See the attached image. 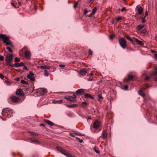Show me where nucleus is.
I'll return each instance as SVG.
<instances>
[{
    "label": "nucleus",
    "instance_id": "nucleus-12",
    "mask_svg": "<svg viewBox=\"0 0 157 157\" xmlns=\"http://www.w3.org/2000/svg\"><path fill=\"white\" fill-rule=\"evenodd\" d=\"M153 77L155 80L157 82V71H155L151 73L150 77Z\"/></svg>",
    "mask_w": 157,
    "mask_h": 157
},
{
    "label": "nucleus",
    "instance_id": "nucleus-53",
    "mask_svg": "<svg viewBox=\"0 0 157 157\" xmlns=\"http://www.w3.org/2000/svg\"><path fill=\"white\" fill-rule=\"evenodd\" d=\"M82 104H85L86 105H88L89 104L88 103H87L86 102V101H84V102H83L82 103Z\"/></svg>",
    "mask_w": 157,
    "mask_h": 157
},
{
    "label": "nucleus",
    "instance_id": "nucleus-1",
    "mask_svg": "<svg viewBox=\"0 0 157 157\" xmlns=\"http://www.w3.org/2000/svg\"><path fill=\"white\" fill-rule=\"evenodd\" d=\"M0 38L3 40V42L6 45H10L13 47V46L9 39V37L7 36L6 35L0 34Z\"/></svg>",
    "mask_w": 157,
    "mask_h": 157
},
{
    "label": "nucleus",
    "instance_id": "nucleus-27",
    "mask_svg": "<svg viewBox=\"0 0 157 157\" xmlns=\"http://www.w3.org/2000/svg\"><path fill=\"white\" fill-rule=\"evenodd\" d=\"M144 27V25H140L136 27V29L138 30H139L142 29Z\"/></svg>",
    "mask_w": 157,
    "mask_h": 157
},
{
    "label": "nucleus",
    "instance_id": "nucleus-46",
    "mask_svg": "<svg viewBox=\"0 0 157 157\" xmlns=\"http://www.w3.org/2000/svg\"><path fill=\"white\" fill-rule=\"evenodd\" d=\"M5 82L8 85H10L11 84L10 82H9V81H7L6 80V81H5Z\"/></svg>",
    "mask_w": 157,
    "mask_h": 157
},
{
    "label": "nucleus",
    "instance_id": "nucleus-6",
    "mask_svg": "<svg viewBox=\"0 0 157 157\" xmlns=\"http://www.w3.org/2000/svg\"><path fill=\"white\" fill-rule=\"evenodd\" d=\"M101 125V122L98 120H96L93 124V127L95 129L99 128Z\"/></svg>",
    "mask_w": 157,
    "mask_h": 157
},
{
    "label": "nucleus",
    "instance_id": "nucleus-37",
    "mask_svg": "<svg viewBox=\"0 0 157 157\" xmlns=\"http://www.w3.org/2000/svg\"><path fill=\"white\" fill-rule=\"evenodd\" d=\"M147 31L146 29H144L141 31V33L144 34L145 33H146Z\"/></svg>",
    "mask_w": 157,
    "mask_h": 157
},
{
    "label": "nucleus",
    "instance_id": "nucleus-33",
    "mask_svg": "<svg viewBox=\"0 0 157 157\" xmlns=\"http://www.w3.org/2000/svg\"><path fill=\"white\" fill-rule=\"evenodd\" d=\"M94 151L97 153L98 154H99L100 152L97 149V148L96 147H94Z\"/></svg>",
    "mask_w": 157,
    "mask_h": 157
},
{
    "label": "nucleus",
    "instance_id": "nucleus-36",
    "mask_svg": "<svg viewBox=\"0 0 157 157\" xmlns=\"http://www.w3.org/2000/svg\"><path fill=\"white\" fill-rule=\"evenodd\" d=\"M20 59L18 58L17 57L15 58L14 59V61L15 62H17L20 61Z\"/></svg>",
    "mask_w": 157,
    "mask_h": 157
},
{
    "label": "nucleus",
    "instance_id": "nucleus-24",
    "mask_svg": "<svg viewBox=\"0 0 157 157\" xmlns=\"http://www.w3.org/2000/svg\"><path fill=\"white\" fill-rule=\"evenodd\" d=\"M30 140L32 143L37 144H38L39 143V141L35 139L31 138L30 139Z\"/></svg>",
    "mask_w": 157,
    "mask_h": 157
},
{
    "label": "nucleus",
    "instance_id": "nucleus-28",
    "mask_svg": "<svg viewBox=\"0 0 157 157\" xmlns=\"http://www.w3.org/2000/svg\"><path fill=\"white\" fill-rule=\"evenodd\" d=\"M124 37L127 38L129 41L132 43H133V40L128 35L125 36Z\"/></svg>",
    "mask_w": 157,
    "mask_h": 157
},
{
    "label": "nucleus",
    "instance_id": "nucleus-58",
    "mask_svg": "<svg viewBox=\"0 0 157 157\" xmlns=\"http://www.w3.org/2000/svg\"><path fill=\"white\" fill-rule=\"evenodd\" d=\"M15 80L17 81H19L20 80V78H15Z\"/></svg>",
    "mask_w": 157,
    "mask_h": 157
},
{
    "label": "nucleus",
    "instance_id": "nucleus-64",
    "mask_svg": "<svg viewBox=\"0 0 157 157\" xmlns=\"http://www.w3.org/2000/svg\"><path fill=\"white\" fill-rule=\"evenodd\" d=\"M40 125L41 126H44V124H40Z\"/></svg>",
    "mask_w": 157,
    "mask_h": 157
},
{
    "label": "nucleus",
    "instance_id": "nucleus-7",
    "mask_svg": "<svg viewBox=\"0 0 157 157\" xmlns=\"http://www.w3.org/2000/svg\"><path fill=\"white\" fill-rule=\"evenodd\" d=\"M134 78V76H133V75L129 74L128 75V78H125L124 79V82H129V81H131L132 80L133 78Z\"/></svg>",
    "mask_w": 157,
    "mask_h": 157
},
{
    "label": "nucleus",
    "instance_id": "nucleus-15",
    "mask_svg": "<svg viewBox=\"0 0 157 157\" xmlns=\"http://www.w3.org/2000/svg\"><path fill=\"white\" fill-rule=\"evenodd\" d=\"M97 8L96 6H95L94 7L92 13H91L89 16V17H92L95 13L97 10Z\"/></svg>",
    "mask_w": 157,
    "mask_h": 157
},
{
    "label": "nucleus",
    "instance_id": "nucleus-30",
    "mask_svg": "<svg viewBox=\"0 0 157 157\" xmlns=\"http://www.w3.org/2000/svg\"><path fill=\"white\" fill-rule=\"evenodd\" d=\"M41 91L43 93V94H44L47 93V90L46 89H42Z\"/></svg>",
    "mask_w": 157,
    "mask_h": 157
},
{
    "label": "nucleus",
    "instance_id": "nucleus-13",
    "mask_svg": "<svg viewBox=\"0 0 157 157\" xmlns=\"http://www.w3.org/2000/svg\"><path fill=\"white\" fill-rule=\"evenodd\" d=\"M24 63L22 62L20 63H16L11 65V67H18L24 65Z\"/></svg>",
    "mask_w": 157,
    "mask_h": 157
},
{
    "label": "nucleus",
    "instance_id": "nucleus-10",
    "mask_svg": "<svg viewBox=\"0 0 157 157\" xmlns=\"http://www.w3.org/2000/svg\"><path fill=\"white\" fill-rule=\"evenodd\" d=\"M10 99L14 103H17L19 101V100L17 97L15 96H12L11 97Z\"/></svg>",
    "mask_w": 157,
    "mask_h": 157
},
{
    "label": "nucleus",
    "instance_id": "nucleus-41",
    "mask_svg": "<svg viewBox=\"0 0 157 157\" xmlns=\"http://www.w3.org/2000/svg\"><path fill=\"white\" fill-rule=\"evenodd\" d=\"M127 10V9H126V7H123L121 10V11L122 12H124V11H125Z\"/></svg>",
    "mask_w": 157,
    "mask_h": 157
},
{
    "label": "nucleus",
    "instance_id": "nucleus-18",
    "mask_svg": "<svg viewBox=\"0 0 157 157\" xmlns=\"http://www.w3.org/2000/svg\"><path fill=\"white\" fill-rule=\"evenodd\" d=\"M40 68L42 69H48L49 70L50 68V67L49 66L44 65L40 66Z\"/></svg>",
    "mask_w": 157,
    "mask_h": 157
},
{
    "label": "nucleus",
    "instance_id": "nucleus-62",
    "mask_svg": "<svg viewBox=\"0 0 157 157\" xmlns=\"http://www.w3.org/2000/svg\"><path fill=\"white\" fill-rule=\"evenodd\" d=\"M34 9L35 10H36V7L35 5L34 6Z\"/></svg>",
    "mask_w": 157,
    "mask_h": 157
},
{
    "label": "nucleus",
    "instance_id": "nucleus-8",
    "mask_svg": "<svg viewBox=\"0 0 157 157\" xmlns=\"http://www.w3.org/2000/svg\"><path fill=\"white\" fill-rule=\"evenodd\" d=\"M34 75V73L32 72H30L29 74L27 75V77L28 78L30 79L31 81H34L35 80V79L33 77Z\"/></svg>",
    "mask_w": 157,
    "mask_h": 157
},
{
    "label": "nucleus",
    "instance_id": "nucleus-63",
    "mask_svg": "<svg viewBox=\"0 0 157 157\" xmlns=\"http://www.w3.org/2000/svg\"><path fill=\"white\" fill-rule=\"evenodd\" d=\"M92 80H93L92 78H89L88 79V81H91Z\"/></svg>",
    "mask_w": 157,
    "mask_h": 157
},
{
    "label": "nucleus",
    "instance_id": "nucleus-40",
    "mask_svg": "<svg viewBox=\"0 0 157 157\" xmlns=\"http://www.w3.org/2000/svg\"><path fill=\"white\" fill-rule=\"evenodd\" d=\"M145 17H143L141 18L142 21L143 23H144L145 22Z\"/></svg>",
    "mask_w": 157,
    "mask_h": 157
},
{
    "label": "nucleus",
    "instance_id": "nucleus-23",
    "mask_svg": "<svg viewBox=\"0 0 157 157\" xmlns=\"http://www.w3.org/2000/svg\"><path fill=\"white\" fill-rule=\"evenodd\" d=\"M87 73L86 71L84 69H81L80 70V74L82 75H84Z\"/></svg>",
    "mask_w": 157,
    "mask_h": 157
},
{
    "label": "nucleus",
    "instance_id": "nucleus-39",
    "mask_svg": "<svg viewBox=\"0 0 157 157\" xmlns=\"http://www.w3.org/2000/svg\"><path fill=\"white\" fill-rule=\"evenodd\" d=\"M98 99L100 100V99H102L103 98L101 94H99L98 95Z\"/></svg>",
    "mask_w": 157,
    "mask_h": 157
},
{
    "label": "nucleus",
    "instance_id": "nucleus-20",
    "mask_svg": "<svg viewBox=\"0 0 157 157\" xmlns=\"http://www.w3.org/2000/svg\"><path fill=\"white\" fill-rule=\"evenodd\" d=\"M66 106L68 108L76 107L78 106V105L77 104H72L71 105H67Z\"/></svg>",
    "mask_w": 157,
    "mask_h": 157
},
{
    "label": "nucleus",
    "instance_id": "nucleus-5",
    "mask_svg": "<svg viewBox=\"0 0 157 157\" xmlns=\"http://www.w3.org/2000/svg\"><path fill=\"white\" fill-rule=\"evenodd\" d=\"M119 44L120 46L124 49L126 47V42L123 38H121L119 40Z\"/></svg>",
    "mask_w": 157,
    "mask_h": 157
},
{
    "label": "nucleus",
    "instance_id": "nucleus-38",
    "mask_svg": "<svg viewBox=\"0 0 157 157\" xmlns=\"http://www.w3.org/2000/svg\"><path fill=\"white\" fill-rule=\"evenodd\" d=\"M6 48L8 50V51L10 52H12L13 51L11 49V48H10V47H6Z\"/></svg>",
    "mask_w": 157,
    "mask_h": 157
},
{
    "label": "nucleus",
    "instance_id": "nucleus-44",
    "mask_svg": "<svg viewBox=\"0 0 157 157\" xmlns=\"http://www.w3.org/2000/svg\"><path fill=\"white\" fill-rule=\"evenodd\" d=\"M92 53H93L92 51L90 49H89V52H88V53H89V55H92Z\"/></svg>",
    "mask_w": 157,
    "mask_h": 157
},
{
    "label": "nucleus",
    "instance_id": "nucleus-14",
    "mask_svg": "<svg viewBox=\"0 0 157 157\" xmlns=\"http://www.w3.org/2000/svg\"><path fill=\"white\" fill-rule=\"evenodd\" d=\"M64 98L67 100L71 102L75 101L74 100L73 97L72 96H67L65 97Z\"/></svg>",
    "mask_w": 157,
    "mask_h": 157
},
{
    "label": "nucleus",
    "instance_id": "nucleus-32",
    "mask_svg": "<svg viewBox=\"0 0 157 157\" xmlns=\"http://www.w3.org/2000/svg\"><path fill=\"white\" fill-rule=\"evenodd\" d=\"M20 82L21 83L24 84H28V82H27L24 80H21Z\"/></svg>",
    "mask_w": 157,
    "mask_h": 157
},
{
    "label": "nucleus",
    "instance_id": "nucleus-26",
    "mask_svg": "<svg viewBox=\"0 0 157 157\" xmlns=\"http://www.w3.org/2000/svg\"><path fill=\"white\" fill-rule=\"evenodd\" d=\"M138 94L139 95L141 96L142 97H144L145 96V94L143 93V91L141 90H140L138 92Z\"/></svg>",
    "mask_w": 157,
    "mask_h": 157
},
{
    "label": "nucleus",
    "instance_id": "nucleus-21",
    "mask_svg": "<svg viewBox=\"0 0 157 157\" xmlns=\"http://www.w3.org/2000/svg\"><path fill=\"white\" fill-rule=\"evenodd\" d=\"M24 55L26 57H29L31 55V53L29 51H26L25 52Z\"/></svg>",
    "mask_w": 157,
    "mask_h": 157
},
{
    "label": "nucleus",
    "instance_id": "nucleus-49",
    "mask_svg": "<svg viewBox=\"0 0 157 157\" xmlns=\"http://www.w3.org/2000/svg\"><path fill=\"white\" fill-rule=\"evenodd\" d=\"M78 3H75L74 4V8L75 9L76 8V7H77V6L78 5Z\"/></svg>",
    "mask_w": 157,
    "mask_h": 157
},
{
    "label": "nucleus",
    "instance_id": "nucleus-9",
    "mask_svg": "<svg viewBox=\"0 0 157 157\" xmlns=\"http://www.w3.org/2000/svg\"><path fill=\"white\" fill-rule=\"evenodd\" d=\"M138 13L140 15L142 14L143 10L142 7L141 6L138 5L136 7Z\"/></svg>",
    "mask_w": 157,
    "mask_h": 157
},
{
    "label": "nucleus",
    "instance_id": "nucleus-51",
    "mask_svg": "<svg viewBox=\"0 0 157 157\" xmlns=\"http://www.w3.org/2000/svg\"><path fill=\"white\" fill-rule=\"evenodd\" d=\"M59 66L60 67H65V65L64 64H60L59 65Z\"/></svg>",
    "mask_w": 157,
    "mask_h": 157
},
{
    "label": "nucleus",
    "instance_id": "nucleus-50",
    "mask_svg": "<svg viewBox=\"0 0 157 157\" xmlns=\"http://www.w3.org/2000/svg\"><path fill=\"white\" fill-rule=\"evenodd\" d=\"M88 11L86 9L84 11V14L86 15L88 13Z\"/></svg>",
    "mask_w": 157,
    "mask_h": 157
},
{
    "label": "nucleus",
    "instance_id": "nucleus-22",
    "mask_svg": "<svg viewBox=\"0 0 157 157\" xmlns=\"http://www.w3.org/2000/svg\"><path fill=\"white\" fill-rule=\"evenodd\" d=\"M22 92V90L21 89H19L16 92V94L17 95H21L23 94Z\"/></svg>",
    "mask_w": 157,
    "mask_h": 157
},
{
    "label": "nucleus",
    "instance_id": "nucleus-34",
    "mask_svg": "<svg viewBox=\"0 0 157 157\" xmlns=\"http://www.w3.org/2000/svg\"><path fill=\"white\" fill-rule=\"evenodd\" d=\"M122 19V17L119 16L118 17L116 18V21L118 22L120 20H121Z\"/></svg>",
    "mask_w": 157,
    "mask_h": 157
},
{
    "label": "nucleus",
    "instance_id": "nucleus-3",
    "mask_svg": "<svg viewBox=\"0 0 157 157\" xmlns=\"http://www.w3.org/2000/svg\"><path fill=\"white\" fill-rule=\"evenodd\" d=\"M5 60L6 63L7 65L11 67V65H13V64H11L13 60V56L12 55L10 54L7 55L6 57Z\"/></svg>",
    "mask_w": 157,
    "mask_h": 157
},
{
    "label": "nucleus",
    "instance_id": "nucleus-43",
    "mask_svg": "<svg viewBox=\"0 0 157 157\" xmlns=\"http://www.w3.org/2000/svg\"><path fill=\"white\" fill-rule=\"evenodd\" d=\"M4 59V57L3 56H2V55H0V61H3Z\"/></svg>",
    "mask_w": 157,
    "mask_h": 157
},
{
    "label": "nucleus",
    "instance_id": "nucleus-29",
    "mask_svg": "<svg viewBox=\"0 0 157 157\" xmlns=\"http://www.w3.org/2000/svg\"><path fill=\"white\" fill-rule=\"evenodd\" d=\"M28 132H29L33 136H38V134L35 132L31 131H29Z\"/></svg>",
    "mask_w": 157,
    "mask_h": 157
},
{
    "label": "nucleus",
    "instance_id": "nucleus-45",
    "mask_svg": "<svg viewBox=\"0 0 157 157\" xmlns=\"http://www.w3.org/2000/svg\"><path fill=\"white\" fill-rule=\"evenodd\" d=\"M56 102L60 104L63 102V101L62 100H61L59 101H57Z\"/></svg>",
    "mask_w": 157,
    "mask_h": 157
},
{
    "label": "nucleus",
    "instance_id": "nucleus-4",
    "mask_svg": "<svg viewBox=\"0 0 157 157\" xmlns=\"http://www.w3.org/2000/svg\"><path fill=\"white\" fill-rule=\"evenodd\" d=\"M57 150L61 153L64 155L68 157H72V155L66 151V150L61 148L60 147H56Z\"/></svg>",
    "mask_w": 157,
    "mask_h": 157
},
{
    "label": "nucleus",
    "instance_id": "nucleus-35",
    "mask_svg": "<svg viewBox=\"0 0 157 157\" xmlns=\"http://www.w3.org/2000/svg\"><path fill=\"white\" fill-rule=\"evenodd\" d=\"M76 139L77 140H78L80 143H82L83 142L82 139H80L79 138L76 137Z\"/></svg>",
    "mask_w": 157,
    "mask_h": 157
},
{
    "label": "nucleus",
    "instance_id": "nucleus-48",
    "mask_svg": "<svg viewBox=\"0 0 157 157\" xmlns=\"http://www.w3.org/2000/svg\"><path fill=\"white\" fill-rule=\"evenodd\" d=\"M128 87L127 85H125L124 86V89L125 90H127L128 89Z\"/></svg>",
    "mask_w": 157,
    "mask_h": 157
},
{
    "label": "nucleus",
    "instance_id": "nucleus-55",
    "mask_svg": "<svg viewBox=\"0 0 157 157\" xmlns=\"http://www.w3.org/2000/svg\"><path fill=\"white\" fill-rule=\"evenodd\" d=\"M148 15V12L147 11H146L145 12V16L144 17H145V18Z\"/></svg>",
    "mask_w": 157,
    "mask_h": 157
},
{
    "label": "nucleus",
    "instance_id": "nucleus-61",
    "mask_svg": "<svg viewBox=\"0 0 157 157\" xmlns=\"http://www.w3.org/2000/svg\"><path fill=\"white\" fill-rule=\"evenodd\" d=\"M149 77H147L145 78L146 80H148L149 78Z\"/></svg>",
    "mask_w": 157,
    "mask_h": 157
},
{
    "label": "nucleus",
    "instance_id": "nucleus-52",
    "mask_svg": "<svg viewBox=\"0 0 157 157\" xmlns=\"http://www.w3.org/2000/svg\"><path fill=\"white\" fill-rule=\"evenodd\" d=\"M69 135L70 136H71L72 137H75V136L74 135V134H72V133H69Z\"/></svg>",
    "mask_w": 157,
    "mask_h": 157
},
{
    "label": "nucleus",
    "instance_id": "nucleus-47",
    "mask_svg": "<svg viewBox=\"0 0 157 157\" xmlns=\"http://www.w3.org/2000/svg\"><path fill=\"white\" fill-rule=\"evenodd\" d=\"M113 35H111L109 36V38L110 39L112 40L113 38Z\"/></svg>",
    "mask_w": 157,
    "mask_h": 157
},
{
    "label": "nucleus",
    "instance_id": "nucleus-2",
    "mask_svg": "<svg viewBox=\"0 0 157 157\" xmlns=\"http://www.w3.org/2000/svg\"><path fill=\"white\" fill-rule=\"evenodd\" d=\"M2 114L3 116L7 117L8 118H9L13 116L12 110L7 108H4L3 109Z\"/></svg>",
    "mask_w": 157,
    "mask_h": 157
},
{
    "label": "nucleus",
    "instance_id": "nucleus-57",
    "mask_svg": "<svg viewBox=\"0 0 157 157\" xmlns=\"http://www.w3.org/2000/svg\"><path fill=\"white\" fill-rule=\"evenodd\" d=\"M154 68L155 70H157V65H155L154 66Z\"/></svg>",
    "mask_w": 157,
    "mask_h": 157
},
{
    "label": "nucleus",
    "instance_id": "nucleus-31",
    "mask_svg": "<svg viewBox=\"0 0 157 157\" xmlns=\"http://www.w3.org/2000/svg\"><path fill=\"white\" fill-rule=\"evenodd\" d=\"M44 75L46 77L48 76L49 75V73H48V71L46 70L44 71Z\"/></svg>",
    "mask_w": 157,
    "mask_h": 157
},
{
    "label": "nucleus",
    "instance_id": "nucleus-16",
    "mask_svg": "<svg viewBox=\"0 0 157 157\" xmlns=\"http://www.w3.org/2000/svg\"><path fill=\"white\" fill-rule=\"evenodd\" d=\"M44 121L45 123H46L49 125L54 126L55 125L54 123L49 120H44Z\"/></svg>",
    "mask_w": 157,
    "mask_h": 157
},
{
    "label": "nucleus",
    "instance_id": "nucleus-25",
    "mask_svg": "<svg viewBox=\"0 0 157 157\" xmlns=\"http://www.w3.org/2000/svg\"><path fill=\"white\" fill-rule=\"evenodd\" d=\"M136 42L139 44L140 45H142L143 44V42L141 41H140L138 39L135 38V39Z\"/></svg>",
    "mask_w": 157,
    "mask_h": 157
},
{
    "label": "nucleus",
    "instance_id": "nucleus-59",
    "mask_svg": "<svg viewBox=\"0 0 157 157\" xmlns=\"http://www.w3.org/2000/svg\"><path fill=\"white\" fill-rule=\"evenodd\" d=\"M87 118L88 120H91V118L90 116L88 117Z\"/></svg>",
    "mask_w": 157,
    "mask_h": 157
},
{
    "label": "nucleus",
    "instance_id": "nucleus-42",
    "mask_svg": "<svg viewBox=\"0 0 157 157\" xmlns=\"http://www.w3.org/2000/svg\"><path fill=\"white\" fill-rule=\"evenodd\" d=\"M72 97L74 98V100L75 101H76V96L75 95V94H73V97Z\"/></svg>",
    "mask_w": 157,
    "mask_h": 157
},
{
    "label": "nucleus",
    "instance_id": "nucleus-11",
    "mask_svg": "<svg viewBox=\"0 0 157 157\" xmlns=\"http://www.w3.org/2000/svg\"><path fill=\"white\" fill-rule=\"evenodd\" d=\"M77 95H80L84 94V90L83 89H81L77 90L76 92Z\"/></svg>",
    "mask_w": 157,
    "mask_h": 157
},
{
    "label": "nucleus",
    "instance_id": "nucleus-17",
    "mask_svg": "<svg viewBox=\"0 0 157 157\" xmlns=\"http://www.w3.org/2000/svg\"><path fill=\"white\" fill-rule=\"evenodd\" d=\"M102 136L103 139H105L107 138V133L105 130H103L102 133Z\"/></svg>",
    "mask_w": 157,
    "mask_h": 157
},
{
    "label": "nucleus",
    "instance_id": "nucleus-60",
    "mask_svg": "<svg viewBox=\"0 0 157 157\" xmlns=\"http://www.w3.org/2000/svg\"><path fill=\"white\" fill-rule=\"evenodd\" d=\"M23 68H24V69H25V70H26L27 69V67H26V66H24V67H23Z\"/></svg>",
    "mask_w": 157,
    "mask_h": 157
},
{
    "label": "nucleus",
    "instance_id": "nucleus-56",
    "mask_svg": "<svg viewBox=\"0 0 157 157\" xmlns=\"http://www.w3.org/2000/svg\"><path fill=\"white\" fill-rule=\"evenodd\" d=\"M0 77L1 78V79H3L4 78V76L2 75V74H1L0 75Z\"/></svg>",
    "mask_w": 157,
    "mask_h": 157
},
{
    "label": "nucleus",
    "instance_id": "nucleus-19",
    "mask_svg": "<svg viewBox=\"0 0 157 157\" xmlns=\"http://www.w3.org/2000/svg\"><path fill=\"white\" fill-rule=\"evenodd\" d=\"M85 97L86 98H90L91 99H94V98L92 95L89 94H85Z\"/></svg>",
    "mask_w": 157,
    "mask_h": 157
},
{
    "label": "nucleus",
    "instance_id": "nucleus-54",
    "mask_svg": "<svg viewBox=\"0 0 157 157\" xmlns=\"http://www.w3.org/2000/svg\"><path fill=\"white\" fill-rule=\"evenodd\" d=\"M11 4L13 6V7H14V8H16V7L15 6V5L14 3L13 2H11Z\"/></svg>",
    "mask_w": 157,
    "mask_h": 157
}]
</instances>
